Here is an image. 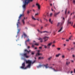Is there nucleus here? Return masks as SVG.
<instances>
[{"instance_id":"338daca9","label":"nucleus","mask_w":75,"mask_h":75,"mask_svg":"<svg viewBox=\"0 0 75 75\" xmlns=\"http://www.w3.org/2000/svg\"><path fill=\"white\" fill-rule=\"evenodd\" d=\"M37 47H35V50H36V49H37Z\"/></svg>"},{"instance_id":"69168bd1","label":"nucleus","mask_w":75,"mask_h":75,"mask_svg":"<svg viewBox=\"0 0 75 75\" xmlns=\"http://www.w3.org/2000/svg\"><path fill=\"white\" fill-rule=\"evenodd\" d=\"M33 42H35V40H33Z\"/></svg>"},{"instance_id":"bf43d9fd","label":"nucleus","mask_w":75,"mask_h":75,"mask_svg":"<svg viewBox=\"0 0 75 75\" xmlns=\"http://www.w3.org/2000/svg\"><path fill=\"white\" fill-rule=\"evenodd\" d=\"M69 11H68V14H69Z\"/></svg>"},{"instance_id":"473e14b6","label":"nucleus","mask_w":75,"mask_h":75,"mask_svg":"<svg viewBox=\"0 0 75 75\" xmlns=\"http://www.w3.org/2000/svg\"><path fill=\"white\" fill-rule=\"evenodd\" d=\"M57 50H58V51H59L60 50H61V48H57Z\"/></svg>"},{"instance_id":"c9c22d12","label":"nucleus","mask_w":75,"mask_h":75,"mask_svg":"<svg viewBox=\"0 0 75 75\" xmlns=\"http://www.w3.org/2000/svg\"><path fill=\"white\" fill-rule=\"evenodd\" d=\"M51 43H49V44H48L47 45L50 46H51Z\"/></svg>"},{"instance_id":"9b49d317","label":"nucleus","mask_w":75,"mask_h":75,"mask_svg":"<svg viewBox=\"0 0 75 75\" xmlns=\"http://www.w3.org/2000/svg\"><path fill=\"white\" fill-rule=\"evenodd\" d=\"M38 40H40V42L41 43L42 42V38H39L38 39Z\"/></svg>"},{"instance_id":"423d86ee","label":"nucleus","mask_w":75,"mask_h":75,"mask_svg":"<svg viewBox=\"0 0 75 75\" xmlns=\"http://www.w3.org/2000/svg\"><path fill=\"white\" fill-rule=\"evenodd\" d=\"M27 53H25L22 54V55L23 57H25V58H29V56H27Z\"/></svg>"},{"instance_id":"20e7f679","label":"nucleus","mask_w":75,"mask_h":75,"mask_svg":"<svg viewBox=\"0 0 75 75\" xmlns=\"http://www.w3.org/2000/svg\"><path fill=\"white\" fill-rule=\"evenodd\" d=\"M48 64H46V65H44V64H39L38 66H37V67L38 68H41L42 67H45L46 68H48Z\"/></svg>"},{"instance_id":"774afa93","label":"nucleus","mask_w":75,"mask_h":75,"mask_svg":"<svg viewBox=\"0 0 75 75\" xmlns=\"http://www.w3.org/2000/svg\"><path fill=\"white\" fill-rule=\"evenodd\" d=\"M38 13H37L35 14V15H38Z\"/></svg>"},{"instance_id":"cd10ccee","label":"nucleus","mask_w":75,"mask_h":75,"mask_svg":"<svg viewBox=\"0 0 75 75\" xmlns=\"http://www.w3.org/2000/svg\"><path fill=\"white\" fill-rule=\"evenodd\" d=\"M72 35H71L70 36V37H69V40H71V38H72Z\"/></svg>"},{"instance_id":"c756f323","label":"nucleus","mask_w":75,"mask_h":75,"mask_svg":"<svg viewBox=\"0 0 75 75\" xmlns=\"http://www.w3.org/2000/svg\"><path fill=\"white\" fill-rule=\"evenodd\" d=\"M51 58H52V57H50L48 58V60H50L51 59Z\"/></svg>"},{"instance_id":"79ce46f5","label":"nucleus","mask_w":75,"mask_h":75,"mask_svg":"<svg viewBox=\"0 0 75 75\" xmlns=\"http://www.w3.org/2000/svg\"><path fill=\"white\" fill-rule=\"evenodd\" d=\"M35 61H36V60H34V61L33 62V63H34L35 62Z\"/></svg>"},{"instance_id":"37998d69","label":"nucleus","mask_w":75,"mask_h":75,"mask_svg":"<svg viewBox=\"0 0 75 75\" xmlns=\"http://www.w3.org/2000/svg\"><path fill=\"white\" fill-rule=\"evenodd\" d=\"M52 13H50V16H52Z\"/></svg>"},{"instance_id":"13d9d810","label":"nucleus","mask_w":75,"mask_h":75,"mask_svg":"<svg viewBox=\"0 0 75 75\" xmlns=\"http://www.w3.org/2000/svg\"><path fill=\"white\" fill-rule=\"evenodd\" d=\"M55 41H54L53 42V43H55Z\"/></svg>"},{"instance_id":"49530a36","label":"nucleus","mask_w":75,"mask_h":75,"mask_svg":"<svg viewBox=\"0 0 75 75\" xmlns=\"http://www.w3.org/2000/svg\"><path fill=\"white\" fill-rule=\"evenodd\" d=\"M37 51H38V52H40L39 50H37Z\"/></svg>"},{"instance_id":"ea45409f","label":"nucleus","mask_w":75,"mask_h":75,"mask_svg":"<svg viewBox=\"0 0 75 75\" xmlns=\"http://www.w3.org/2000/svg\"><path fill=\"white\" fill-rule=\"evenodd\" d=\"M47 25H48V24H45V27H47Z\"/></svg>"},{"instance_id":"5fc2aeb1","label":"nucleus","mask_w":75,"mask_h":75,"mask_svg":"<svg viewBox=\"0 0 75 75\" xmlns=\"http://www.w3.org/2000/svg\"><path fill=\"white\" fill-rule=\"evenodd\" d=\"M73 57H75V55L74 54L73 55Z\"/></svg>"},{"instance_id":"a18cd8bd","label":"nucleus","mask_w":75,"mask_h":75,"mask_svg":"<svg viewBox=\"0 0 75 75\" xmlns=\"http://www.w3.org/2000/svg\"><path fill=\"white\" fill-rule=\"evenodd\" d=\"M32 47L33 48H34V45H33Z\"/></svg>"},{"instance_id":"052dcab7","label":"nucleus","mask_w":75,"mask_h":75,"mask_svg":"<svg viewBox=\"0 0 75 75\" xmlns=\"http://www.w3.org/2000/svg\"><path fill=\"white\" fill-rule=\"evenodd\" d=\"M28 48H30V46H28Z\"/></svg>"},{"instance_id":"393cba45","label":"nucleus","mask_w":75,"mask_h":75,"mask_svg":"<svg viewBox=\"0 0 75 75\" xmlns=\"http://www.w3.org/2000/svg\"><path fill=\"white\" fill-rule=\"evenodd\" d=\"M70 64V62H66V65H68L69 64Z\"/></svg>"},{"instance_id":"0e129e2a","label":"nucleus","mask_w":75,"mask_h":75,"mask_svg":"<svg viewBox=\"0 0 75 75\" xmlns=\"http://www.w3.org/2000/svg\"><path fill=\"white\" fill-rule=\"evenodd\" d=\"M25 29H27H27H28V28H27V27H25Z\"/></svg>"},{"instance_id":"dca6fc26","label":"nucleus","mask_w":75,"mask_h":75,"mask_svg":"<svg viewBox=\"0 0 75 75\" xmlns=\"http://www.w3.org/2000/svg\"><path fill=\"white\" fill-rule=\"evenodd\" d=\"M25 51L28 52V53H29L31 52V50H30L29 51H28L27 49L25 50Z\"/></svg>"},{"instance_id":"6e6d98bb","label":"nucleus","mask_w":75,"mask_h":75,"mask_svg":"<svg viewBox=\"0 0 75 75\" xmlns=\"http://www.w3.org/2000/svg\"><path fill=\"white\" fill-rule=\"evenodd\" d=\"M71 74H72V73H73V71H71Z\"/></svg>"},{"instance_id":"1a4fd4ad","label":"nucleus","mask_w":75,"mask_h":75,"mask_svg":"<svg viewBox=\"0 0 75 75\" xmlns=\"http://www.w3.org/2000/svg\"><path fill=\"white\" fill-rule=\"evenodd\" d=\"M59 13H60V11H59L58 13H54V16L55 17H57V16L58 15Z\"/></svg>"},{"instance_id":"a19ab883","label":"nucleus","mask_w":75,"mask_h":75,"mask_svg":"<svg viewBox=\"0 0 75 75\" xmlns=\"http://www.w3.org/2000/svg\"><path fill=\"white\" fill-rule=\"evenodd\" d=\"M65 57V56H64V55H63L62 56V58H64V57Z\"/></svg>"},{"instance_id":"4d7b16f0","label":"nucleus","mask_w":75,"mask_h":75,"mask_svg":"<svg viewBox=\"0 0 75 75\" xmlns=\"http://www.w3.org/2000/svg\"><path fill=\"white\" fill-rule=\"evenodd\" d=\"M40 33H43V31H40Z\"/></svg>"},{"instance_id":"8fccbe9b","label":"nucleus","mask_w":75,"mask_h":75,"mask_svg":"<svg viewBox=\"0 0 75 75\" xmlns=\"http://www.w3.org/2000/svg\"><path fill=\"white\" fill-rule=\"evenodd\" d=\"M39 48L40 49H41V48H42V47H39Z\"/></svg>"},{"instance_id":"4468645a","label":"nucleus","mask_w":75,"mask_h":75,"mask_svg":"<svg viewBox=\"0 0 75 75\" xmlns=\"http://www.w3.org/2000/svg\"><path fill=\"white\" fill-rule=\"evenodd\" d=\"M42 55V54L40 53V52H38L36 55V56L37 57V56H39V55Z\"/></svg>"},{"instance_id":"0eeeda50","label":"nucleus","mask_w":75,"mask_h":75,"mask_svg":"<svg viewBox=\"0 0 75 75\" xmlns=\"http://www.w3.org/2000/svg\"><path fill=\"white\" fill-rule=\"evenodd\" d=\"M64 21H62L61 23V22H58L57 23V26H62L63 24H64Z\"/></svg>"},{"instance_id":"a878e982","label":"nucleus","mask_w":75,"mask_h":75,"mask_svg":"<svg viewBox=\"0 0 75 75\" xmlns=\"http://www.w3.org/2000/svg\"><path fill=\"white\" fill-rule=\"evenodd\" d=\"M60 55V54H57L56 56V57H58Z\"/></svg>"},{"instance_id":"a211bd4d","label":"nucleus","mask_w":75,"mask_h":75,"mask_svg":"<svg viewBox=\"0 0 75 75\" xmlns=\"http://www.w3.org/2000/svg\"><path fill=\"white\" fill-rule=\"evenodd\" d=\"M24 16V15L23 14L21 15L19 17V18H21V17H23Z\"/></svg>"},{"instance_id":"603ef678","label":"nucleus","mask_w":75,"mask_h":75,"mask_svg":"<svg viewBox=\"0 0 75 75\" xmlns=\"http://www.w3.org/2000/svg\"><path fill=\"white\" fill-rule=\"evenodd\" d=\"M43 28V27L42 26L41 28V30H42V28Z\"/></svg>"},{"instance_id":"864d4df0","label":"nucleus","mask_w":75,"mask_h":75,"mask_svg":"<svg viewBox=\"0 0 75 75\" xmlns=\"http://www.w3.org/2000/svg\"><path fill=\"white\" fill-rule=\"evenodd\" d=\"M75 27V24H74V25L73 26V27H74V28Z\"/></svg>"},{"instance_id":"e2e57ef3","label":"nucleus","mask_w":75,"mask_h":75,"mask_svg":"<svg viewBox=\"0 0 75 75\" xmlns=\"http://www.w3.org/2000/svg\"><path fill=\"white\" fill-rule=\"evenodd\" d=\"M64 46H66V44H64Z\"/></svg>"},{"instance_id":"58836bf2","label":"nucleus","mask_w":75,"mask_h":75,"mask_svg":"<svg viewBox=\"0 0 75 75\" xmlns=\"http://www.w3.org/2000/svg\"><path fill=\"white\" fill-rule=\"evenodd\" d=\"M44 47L45 48H47L46 45H44Z\"/></svg>"},{"instance_id":"6e6552de","label":"nucleus","mask_w":75,"mask_h":75,"mask_svg":"<svg viewBox=\"0 0 75 75\" xmlns=\"http://www.w3.org/2000/svg\"><path fill=\"white\" fill-rule=\"evenodd\" d=\"M36 6H38V11H39V10H40V7H41V6L38 3L36 4Z\"/></svg>"},{"instance_id":"4c0bfd02","label":"nucleus","mask_w":75,"mask_h":75,"mask_svg":"<svg viewBox=\"0 0 75 75\" xmlns=\"http://www.w3.org/2000/svg\"><path fill=\"white\" fill-rule=\"evenodd\" d=\"M67 50H68V51H71V49H69L68 48H67Z\"/></svg>"},{"instance_id":"bb28decb","label":"nucleus","mask_w":75,"mask_h":75,"mask_svg":"<svg viewBox=\"0 0 75 75\" xmlns=\"http://www.w3.org/2000/svg\"><path fill=\"white\" fill-rule=\"evenodd\" d=\"M34 45H36L37 46H38L39 45V44L37 43H35Z\"/></svg>"},{"instance_id":"4be33fe9","label":"nucleus","mask_w":75,"mask_h":75,"mask_svg":"<svg viewBox=\"0 0 75 75\" xmlns=\"http://www.w3.org/2000/svg\"><path fill=\"white\" fill-rule=\"evenodd\" d=\"M49 68H50V69H53L54 71V69H54V68H52V67H49Z\"/></svg>"},{"instance_id":"c85d7f7f","label":"nucleus","mask_w":75,"mask_h":75,"mask_svg":"<svg viewBox=\"0 0 75 75\" xmlns=\"http://www.w3.org/2000/svg\"><path fill=\"white\" fill-rule=\"evenodd\" d=\"M43 33H49V32H48L46 31H43Z\"/></svg>"},{"instance_id":"e433bc0d","label":"nucleus","mask_w":75,"mask_h":75,"mask_svg":"<svg viewBox=\"0 0 75 75\" xmlns=\"http://www.w3.org/2000/svg\"><path fill=\"white\" fill-rule=\"evenodd\" d=\"M47 47L48 48H50V46H48V45H47Z\"/></svg>"},{"instance_id":"7c9ffc66","label":"nucleus","mask_w":75,"mask_h":75,"mask_svg":"<svg viewBox=\"0 0 75 75\" xmlns=\"http://www.w3.org/2000/svg\"><path fill=\"white\" fill-rule=\"evenodd\" d=\"M30 13V11H27V13L28 14H29Z\"/></svg>"},{"instance_id":"412c9836","label":"nucleus","mask_w":75,"mask_h":75,"mask_svg":"<svg viewBox=\"0 0 75 75\" xmlns=\"http://www.w3.org/2000/svg\"><path fill=\"white\" fill-rule=\"evenodd\" d=\"M23 35H24V38H25V37H26L27 36V35H26V34H25V33H23Z\"/></svg>"},{"instance_id":"9d476101","label":"nucleus","mask_w":75,"mask_h":75,"mask_svg":"<svg viewBox=\"0 0 75 75\" xmlns=\"http://www.w3.org/2000/svg\"><path fill=\"white\" fill-rule=\"evenodd\" d=\"M25 18L24 17V19H22L21 21L22 23H23V25H24V24H25V21H24V20H25Z\"/></svg>"},{"instance_id":"f3484780","label":"nucleus","mask_w":75,"mask_h":75,"mask_svg":"<svg viewBox=\"0 0 75 75\" xmlns=\"http://www.w3.org/2000/svg\"><path fill=\"white\" fill-rule=\"evenodd\" d=\"M30 53L32 55H34L35 54V52L32 51L30 52Z\"/></svg>"},{"instance_id":"09e8293b","label":"nucleus","mask_w":75,"mask_h":75,"mask_svg":"<svg viewBox=\"0 0 75 75\" xmlns=\"http://www.w3.org/2000/svg\"><path fill=\"white\" fill-rule=\"evenodd\" d=\"M74 73H75V69H74Z\"/></svg>"},{"instance_id":"5701e85b","label":"nucleus","mask_w":75,"mask_h":75,"mask_svg":"<svg viewBox=\"0 0 75 75\" xmlns=\"http://www.w3.org/2000/svg\"><path fill=\"white\" fill-rule=\"evenodd\" d=\"M46 38H48V37L45 36L43 38V39H44L45 40Z\"/></svg>"},{"instance_id":"39448f33","label":"nucleus","mask_w":75,"mask_h":75,"mask_svg":"<svg viewBox=\"0 0 75 75\" xmlns=\"http://www.w3.org/2000/svg\"><path fill=\"white\" fill-rule=\"evenodd\" d=\"M54 71L55 72H57L58 71H62V68L61 67H56V70L54 69Z\"/></svg>"},{"instance_id":"f8f14e48","label":"nucleus","mask_w":75,"mask_h":75,"mask_svg":"<svg viewBox=\"0 0 75 75\" xmlns=\"http://www.w3.org/2000/svg\"><path fill=\"white\" fill-rule=\"evenodd\" d=\"M63 29V27H61V28L60 29V30L58 31V33H59V32H61L62 30V29Z\"/></svg>"},{"instance_id":"b1692460","label":"nucleus","mask_w":75,"mask_h":75,"mask_svg":"<svg viewBox=\"0 0 75 75\" xmlns=\"http://www.w3.org/2000/svg\"><path fill=\"white\" fill-rule=\"evenodd\" d=\"M49 21L50 22L51 24H52V21H51V19H49Z\"/></svg>"},{"instance_id":"72a5a7b5","label":"nucleus","mask_w":75,"mask_h":75,"mask_svg":"<svg viewBox=\"0 0 75 75\" xmlns=\"http://www.w3.org/2000/svg\"><path fill=\"white\" fill-rule=\"evenodd\" d=\"M67 8L66 9V10H65V14H67Z\"/></svg>"},{"instance_id":"f257e3e1","label":"nucleus","mask_w":75,"mask_h":75,"mask_svg":"<svg viewBox=\"0 0 75 75\" xmlns=\"http://www.w3.org/2000/svg\"><path fill=\"white\" fill-rule=\"evenodd\" d=\"M26 64H28V65L26 67H25V62H24L22 65V66L20 67V68L21 69H27V68H30L31 67V63L32 64H34L33 62H32L31 61L28 60L26 61Z\"/></svg>"},{"instance_id":"c03bdc74","label":"nucleus","mask_w":75,"mask_h":75,"mask_svg":"<svg viewBox=\"0 0 75 75\" xmlns=\"http://www.w3.org/2000/svg\"><path fill=\"white\" fill-rule=\"evenodd\" d=\"M35 7V5H33V6H32V7Z\"/></svg>"},{"instance_id":"7ed1b4c3","label":"nucleus","mask_w":75,"mask_h":75,"mask_svg":"<svg viewBox=\"0 0 75 75\" xmlns=\"http://www.w3.org/2000/svg\"><path fill=\"white\" fill-rule=\"evenodd\" d=\"M71 19V18H69L67 21V26H69V24L71 25V26H72L73 22L70 21Z\"/></svg>"},{"instance_id":"3c124183","label":"nucleus","mask_w":75,"mask_h":75,"mask_svg":"<svg viewBox=\"0 0 75 75\" xmlns=\"http://www.w3.org/2000/svg\"><path fill=\"white\" fill-rule=\"evenodd\" d=\"M75 18V15L73 17V18Z\"/></svg>"},{"instance_id":"ddd939ff","label":"nucleus","mask_w":75,"mask_h":75,"mask_svg":"<svg viewBox=\"0 0 75 75\" xmlns=\"http://www.w3.org/2000/svg\"><path fill=\"white\" fill-rule=\"evenodd\" d=\"M32 19H33V20H37L38 21H39V19H35V18H34L33 16H32Z\"/></svg>"},{"instance_id":"6ab92c4d","label":"nucleus","mask_w":75,"mask_h":75,"mask_svg":"<svg viewBox=\"0 0 75 75\" xmlns=\"http://www.w3.org/2000/svg\"><path fill=\"white\" fill-rule=\"evenodd\" d=\"M44 57H39L38 59H44Z\"/></svg>"},{"instance_id":"f03ea898","label":"nucleus","mask_w":75,"mask_h":75,"mask_svg":"<svg viewBox=\"0 0 75 75\" xmlns=\"http://www.w3.org/2000/svg\"><path fill=\"white\" fill-rule=\"evenodd\" d=\"M33 0H32L31 1L29 0V1L28 0H27V1L25 2V3H23V4L22 6L23 9V13L25 11V9H26V6H27V5H28V3L30 2H32V1H33Z\"/></svg>"},{"instance_id":"2eb2a0df","label":"nucleus","mask_w":75,"mask_h":75,"mask_svg":"<svg viewBox=\"0 0 75 75\" xmlns=\"http://www.w3.org/2000/svg\"><path fill=\"white\" fill-rule=\"evenodd\" d=\"M27 0H28V1H29V0H30V1H31L32 0H22V1H23V3H25V2L27 1Z\"/></svg>"},{"instance_id":"f704fd0d","label":"nucleus","mask_w":75,"mask_h":75,"mask_svg":"<svg viewBox=\"0 0 75 75\" xmlns=\"http://www.w3.org/2000/svg\"><path fill=\"white\" fill-rule=\"evenodd\" d=\"M74 50V47H72V48H71V50Z\"/></svg>"},{"instance_id":"2f4dec72","label":"nucleus","mask_w":75,"mask_h":75,"mask_svg":"<svg viewBox=\"0 0 75 75\" xmlns=\"http://www.w3.org/2000/svg\"><path fill=\"white\" fill-rule=\"evenodd\" d=\"M30 41V39H28L26 40L25 41V42H28V41Z\"/></svg>"},{"instance_id":"de8ad7c7","label":"nucleus","mask_w":75,"mask_h":75,"mask_svg":"<svg viewBox=\"0 0 75 75\" xmlns=\"http://www.w3.org/2000/svg\"><path fill=\"white\" fill-rule=\"evenodd\" d=\"M47 40H48V39H46V40H45V41H47Z\"/></svg>"},{"instance_id":"680f3d73","label":"nucleus","mask_w":75,"mask_h":75,"mask_svg":"<svg viewBox=\"0 0 75 75\" xmlns=\"http://www.w3.org/2000/svg\"><path fill=\"white\" fill-rule=\"evenodd\" d=\"M67 41H69V40H66Z\"/></svg>"},{"instance_id":"aec40b11","label":"nucleus","mask_w":75,"mask_h":75,"mask_svg":"<svg viewBox=\"0 0 75 75\" xmlns=\"http://www.w3.org/2000/svg\"><path fill=\"white\" fill-rule=\"evenodd\" d=\"M62 19L63 20L62 21H64V23L65 22V18H64V17H62Z\"/></svg>"}]
</instances>
